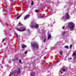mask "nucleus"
I'll list each match as a JSON object with an SVG mask.
<instances>
[{
	"label": "nucleus",
	"instance_id": "26",
	"mask_svg": "<svg viewBox=\"0 0 76 76\" xmlns=\"http://www.w3.org/2000/svg\"><path fill=\"white\" fill-rule=\"evenodd\" d=\"M12 60H13V61H15V59H13Z\"/></svg>",
	"mask_w": 76,
	"mask_h": 76
},
{
	"label": "nucleus",
	"instance_id": "14",
	"mask_svg": "<svg viewBox=\"0 0 76 76\" xmlns=\"http://www.w3.org/2000/svg\"><path fill=\"white\" fill-rule=\"evenodd\" d=\"M31 4V6H33V5H34V1H32Z\"/></svg>",
	"mask_w": 76,
	"mask_h": 76
},
{
	"label": "nucleus",
	"instance_id": "28",
	"mask_svg": "<svg viewBox=\"0 0 76 76\" xmlns=\"http://www.w3.org/2000/svg\"><path fill=\"white\" fill-rule=\"evenodd\" d=\"M16 36L17 37V38H18V35L16 34Z\"/></svg>",
	"mask_w": 76,
	"mask_h": 76
},
{
	"label": "nucleus",
	"instance_id": "24",
	"mask_svg": "<svg viewBox=\"0 0 76 76\" xmlns=\"http://www.w3.org/2000/svg\"><path fill=\"white\" fill-rule=\"evenodd\" d=\"M64 28H65V27L64 26H63V27H62V29H64Z\"/></svg>",
	"mask_w": 76,
	"mask_h": 76
},
{
	"label": "nucleus",
	"instance_id": "4",
	"mask_svg": "<svg viewBox=\"0 0 76 76\" xmlns=\"http://www.w3.org/2000/svg\"><path fill=\"white\" fill-rule=\"evenodd\" d=\"M70 18V17L69 16V14L66 13L65 16V17H62L61 19L62 20H66L67 19H69Z\"/></svg>",
	"mask_w": 76,
	"mask_h": 76
},
{
	"label": "nucleus",
	"instance_id": "20",
	"mask_svg": "<svg viewBox=\"0 0 76 76\" xmlns=\"http://www.w3.org/2000/svg\"><path fill=\"white\" fill-rule=\"evenodd\" d=\"M27 53H28V51L27 50H26L24 54H27Z\"/></svg>",
	"mask_w": 76,
	"mask_h": 76
},
{
	"label": "nucleus",
	"instance_id": "1",
	"mask_svg": "<svg viewBox=\"0 0 76 76\" xmlns=\"http://www.w3.org/2000/svg\"><path fill=\"white\" fill-rule=\"evenodd\" d=\"M68 27L71 31H73L75 28V24L73 22H70L68 23Z\"/></svg>",
	"mask_w": 76,
	"mask_h": 76
},
{
	"label": "nucleus",
	"instance_id": "32",
	"mask_svg": "<svg viewBox=\"0 0 76 76\" xmlns=\"http://www.w3.org/2000/svg\"><path fill=\"white\" fill-rule=\"evenodd\" d=\"M50 39V38H48V39Z\"/></svg>",
	"mask_w": 76,
	"mask_h": 76
},
{
	"label": "nucleus",
	"instance_id": "10",
	"mask_svg": "<svg viewBox=\"0 0 76 76\" xmlns=\"http://www.w3.org/2000/svg\"><path fill=\"white\" fill-rule=\"evenodd\" d=\"M5 40H6V41H7V40H8V39L7 38L4 39L2 40V42H4V41H5Z\"/></svg>",
	"mask_w": 76,
	"mask_h": 76
},
{
	"label": "nucleus",
	"instance_id": "13",
	"mask_svg": "<svg viewBox=\"0 0 76 76\" xmlns=\"http://www.w3.org/2000/svg\"><path fill=\"white\" fill-rule=\"evenodd\" d=\"M60 55H62L63 54V52L61 51H60L59 52Z\"/></svg>",
	"mask_w": 76,
	"mask_h": 76
},
{
	"label": "nucleus",
	"instance_id": "27",
	"mask_svg": "<svg viewBox=\"0 0 76 76\" xmlns=\"http://www.w3.org/2000/svg\"><path fill=\"white\" fill-rule=\"evenodd\" d=\"M15 60H18V58H16L15 59Z\"/></svg>",
	"mask_w": 76,
	"mask_h": 76
},
{
	"label": "nucleus",
	"instance_id": "16",
	"mask_svg": "<svg viewBox=\"0 0 76 76\" xmlns=\"http://www.w3.org/2000/svg\"><path fill=\"white\" fill-rule=\"evenodd\" d=\"M65 48H67V49H69V47H68V46H65Z\"/></svg>",
	"mask_w": 76,
	"mask_h": 76
},
{
	"label": "nucleus",
	"instance_id": "6",
	"mask_svg": "<svg viewBox=\"0 0 76 76\" xmlns=\"http://www.w3.org/2000/svg\"><path fill=\"white\" fill-rule=\"evenodd\" d=\"M16 29L17 31H19L20 32H23V31H25V30H26L25 28H23L22 30L18 28H16Z\"/></svg>",
	"mask_w": 76,
	"mask_h": 76
},
{
	"label": "nucleus",
	"instance_id": "12",
	"mask_svg": "<svg viewBox=\"0 0 76 76\" xmlns=\"http://www.w3.org/2000/svg\"><path fill=\"white\" fill-rule=\"evenodd\" d=\"M67 33L66 32L64 31V32L62 34V35L63 36L64 35H65V34H66Z\"/></svg>",
	"mask_w": 76,
	"mask_h": 76
},
{
	"label": "nucleus",
	"instance_id": "19",
	"mask_svg": "<svg viewBox=\"0 0 76 76\" xmlns=\"http://www.w3.org/2000/svg\"><path fill=\"white\" fill-rule=\"evenodd\" d=\"M20 17V16H19L17 18V19H19Z\"/></svg>",
	"mask_w": 76,
	"mask_h": 76
},
{
	"label": "nucleus",
	"instance_id": "21",
	"mask_svg": "<svg viewBox=\"0 0 76 76\" xmlns=\"http://www.w3.org/2000/svg\"><path fill=\"white\" fill-rule=\"evenodd\" d=\"M46 41V39H45L43 41L44 42H45V41Z\"/></svg>",
	"mask_w": 76,
	"mask_h": 76
},
{
	"label": "nucleus",
	"instance_id": "11",
	"mask_svg": "<svg viewBox=\"0 0 76 76\" xmlns=\"http://www.w3.org/2000/svg\"><path fill=\"white\" fill-rule=\"evenodd\" d=\"M31 76H35V73L34 72H33L31 73Z\"/></svg>",
	"mask_w": 76,
	"mask_h": 76
},
{
	"label": "nucleus",
	"instance_id": "31",
	"mask_svg": "<svg viewBox=\"0 0 76 76\" xmlns=\"http://www.w3.org/2000/svg\"><path fill=\"white\" fill-rule=\"evenodd\" d=\"M41 17H44L43 16H41Z\"/></svg>",
	"mask_w": 76,
	"mask_h": 76
},
{
	"label": "nucleus",
	"instance_id": "25",
	"mask_svg": "<svg viewBox=\"0 0 76 76\" xmlns=\"http://www.w3.org/2000/svg\"><path fill=\"white\" fill-rule=\"evenodd\" d=\"M72 45H70V48H72Z\"/></svg>",
	"mask_w": 76,
	"mask_h": 76
},
{
	"label": "nucleus",
	"instance_id": "33",
	"mask_svg": "<svg viewBox=\"0 0 76 76\" xmlns=\"http://www.w3.org/2000/svg\"><path fill=\"white\" fill-rule=\"evenodd\" d=\"M58 61H57V62H58Z\"/></svg>",
	"mask_w": 76,
	"mask_h": 76
},
{
	"label": "nucleus",
	"instance_id": "29",
	"mask_svg": "<svg viewBox=\"0 0 76 76\" xmlns=\"http://www.w3.org/2000/svg\"><path fill=\"white\" fill-rule=\"evenodd\" d=\"M72 58H70V60H72Z\"/></svg>",
	"mask_w": 76,
	"mask_h": 76
},
{
	"label": "nucleus",
	"instance_id": "18",
	"mask_svg": "<svg viewBox=\"0 0 76 76\" xmlns=\"http://www.w3.org/2000/svg\"><path fill=\"white\" fill-rule=\"evenodd\" d=\"M51 35H49L48 36V38H51Z\"/></svg>",
	"mask_w": 76,
	"mask_h": 76
},
{
	"label": "nucleus",
	"instance_id": "5",
	"mask_svg": "<svg viewBox=\"0 0 76 76\" xmlns=\"http://www.w3.org/2000/svg\"><path fill=\"white\" fill-rule=\"evenodd\" d=\"M30 27H31L32 28H33L34 27V28H35V29H37L39 28V25L37 24H34L33 25V26L31 25L30 26Z\"/></svg>",
	"mask_w": 76,
	"mask_h": 76
},
{
	"label": "nucleus",
	"instance_id": "15",
	"mask_svg": "<svg viewBox=\"0 0 76 76\" xmlns=\"http://www.w3.org/2000/svg\"><path fill=\"white\" fill-rule=\"evenodd\" d=\"M22 24L20 23L18 24V26H22Z\"/></svg>",
	"mask_w": 76,
	"mask_h": 76
},
{
	"label": "nucleus",
	"instance_id": "17",
	"mask_svg": "<svg viewBox=\"0 0 76 76\" xmlns=\"http://www.w3.org/2000/svg\"><path fill=\"white\" fill-rule=\"evenodd\" d=\"M62 70L64 72H66V69H62Z\"/></svg>",
	"mask_w": 76,
	"mask_h": 76
},
{
	"label": "nucleus",
	"instance_id": "23",
	"mask_svg": "<svg viewBox=\"0 0 76 76\" xmlns=\"http://www.w3.org/2000/svg\"><path fill=\"white\" fill-rule=\"evenodd\" d=\"M21 62H22V61H21V60H19V62L20 63H21Z\"/></svg>",
	"mask_w": 76,
	"mask_h": 76
},
{
	"label": "nucleus",
	"instance_id": "3",
	"mask_svg": "<svg viewBox=\"0 0 76 76\" xmlns=\"http://www.w3.org/2000/svg\"><path fill=\"white\" fill-rule=\"evenodd\" d=\"M20 69L19 68H18V71L15 70V71H13L12 72H11L10 73V75L9 76H11V75H15L16 73H17L18 74H20Z\"/></svg>",
	"mask_w": 76,
	"mask_h": 76
},
{
	"label": "nucleus",
	"instance_id": "7",
	"mask_svg": "<svg viewBox=\"0 0 76 76\" xmlns=\"http://www.w3.org/2000/svg\"><path fill=\"white\" fill-rule=\"evenodd\" d=\"M29 17H30V15H27L25 17L24 19H28Z\"/></svg>",
	"mask_w": 76,
	"mask_h": 76
},
{
	"label": "nucleus",
	"instance_id": "30",
	"mask_svg": "<svg viewBox=\"0 0 76 76\" xmlns=\"http://www.w3.org/2000/svg\"><path fill=\"white\" fill-rule=\"evenodd\" d=\"M11 1H13V0H10Z\"/></svg>",
	"mask_w": 76,
	"mask_h": 76
},
{
	"label": "nucleus",
	"instance_id": "22",
	"mask_svg": "<svg viewBox=\"0 0 76 76\" xmlns=\"http://www.w3.org/2000/svg\"><path fill=\"white\" fill-rule=\"evenodd\" d=\"M38 11H39L38 10H35V12H38Z\"/></svg>",
	"mask_w": 76,
	"mask_h": 76
},
{
	"label": "nucleus",
	"instance_id": "2",
	"mask_svg": "<svg viewBox=\"0 0 76 76\" xmlns=\"http://www.w3.org/2000/svg\"><path fill=\"white\" fill-rule=\"evenodd\" d=\"M31 47H33V50H34L35 48L38 49L39 48V46L38 45L37 43L34 42L33 43H31Z\"/></svg>",
	"mask_w": 76,
	"mask_h": 76
},
{
	"label": "nucleus",
	"instance_id": "9",
	"mask_svg": "<svg viewBox=\"0 0 76 76\" xmlns=\"http://www.w3.org/2000/svg\"><path fill=\"white\" fill-rule=\"evenodd\" d=\"M26 48V46L24 45H23L22 46V48Z\"/></svg>",
	"mask_w": 76,
	"mask_h": 76
},
{
	"label": "nucleus",
	"instance_id": "8",
	"mask_svg": "<svg viewBox=\"0 0 76 76\" xmlns=\"http://www.w3.org/2000/svg\"><path fill=\"white\" fill-rule=\"evenodd\" d=\"M76 51H75L73 53L72 56V57H74L75 56H76Z\"/></svg>",
	"mask_w": 76,
	"mask_h": 76
}]
</instances>
